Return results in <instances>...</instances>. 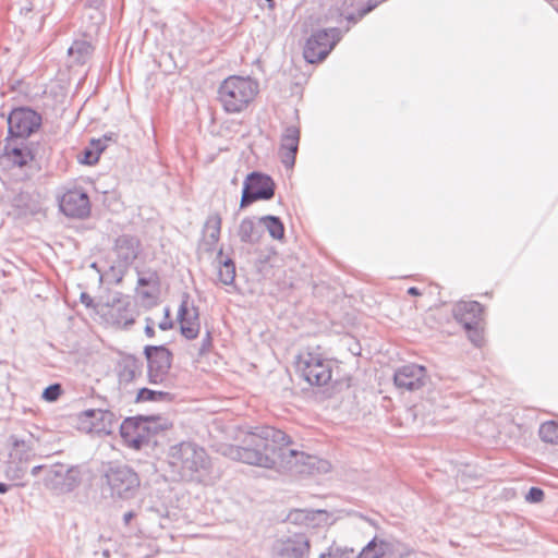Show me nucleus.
I'll return each instance as SVG.
<instances>
[{
  "label": "nucleus",
  "mask_w": 558,
  "mask_h": 558,
  "mask_svg": "<svg viewBox=\"0 0 558 558\" xmlns=\"http://www.w3.org/2000/svg\"><path fill=\"white\" fill-rule=\"evenodd\" d=\"M41 117L29 108H16L8 118L9 133L15 137H27L39 129Z\"/></svg>",
  "instance_id": "7"
},
{
  "label": "nucleus",
  "mask_w": 558,
  "mask_h": 558,
  "mask_svg": "<svg viewBox=\"0 0 558 558\" xmlns=\"http://www.w3.org/2000/svg\"><path fill=\"white\" fill-rule=\"evenodd\" d=\"M322 558H331V556H328V557H322Z\"/></svg>",
  "instance_id": "42"
},
{
  "label": "nucleus",
  "mask_w": 558,
  "mask_h": 558,
  "mask_svg": "<svg viewBox=\"0 0 558 558\" xmlns=\"http://www.w3.org/2000/svg\"><path fill=\"white\" fill-rule=\"evenodd\" d=\"M267 2H272V0H266Z\"/></svg>",
  "instance_id": "43"
},
{
  "label": "nucleus",
  "mask_w": 558,
  "mask_h": 558,
  "mask_svg": "<svg viewBox=\"0 0 558 558\" xmlns=\"http://www.w3.org/2000/svg\"><path fill=\"white\" fill-rule=\"evenodd\" d=\"M178 322L181 333L186 339H195L201 331L199 314L193 300L186 293L182 295L178 310Z\"/></svg>",
  "instance_id": "10"
},
{
  "label": "nucleus",
  "mask_w": 558,
  "mask_h": 558,
  "mask_svg": "<svg viewBox=\"0 0 558 558\" xmlns=\"http://www.w3.org/2000/svg\"><path fill=\"white\" fill-rule=\"evenodd\" d=\"M299 142L300 130L296 126L288 128L282 136L280 148L281 160L288 167L294 165Z\"/></svg>",
  "instance_id": "16"
},
{
  "label": "nucleus",
  "mask_w": 558,
  "mask_h": 558,
  "mask_svg": "<svg viewBox=\"0 0 558 558\" xmlns=\"http://www.w3.org/2000/svg\"><path fill=\"white\" fill-rule=\"evenodd\" d=\"M426 378V369L421 365H404L395 374V384L399 388L415 390L421 388Z\"/></svg>",
  "instance_id": "14"
},
{
  "label": "nucleus",
  "mask_w": 558,
  "mask_h": 558,
  "mask_svg": "<svg viewBox=\"0 0 558 558\" xmlns=\"http://www.w3.org/2000/svg\"><path fill=\"white\" fill-rule=\"evenodd\" d=\"M159 326H160L161 329L166 330V329L171 327V324L170 323H162Z\"/></svg>",
  "instance_id": "38"
},
{
  "label": "nucleus",
  "mask_w": 558,
  "mask_h": 558,
  "mask_svg": "<svg viewBox=\"0 0 558 558\" xmlns=\"http://www.w3.org/2000/svg\"><path fill=\"white\" fill-rule=\"evenodd\" d=\"M108 482L112 492L120 497H128L140 486L137 474L128 468L112 470L108 474Z\"/></svg>",
  "instance_id": "12"
},
{
  "label": "nucleus",
  "mask_w": 558,
  "mask_h": 558,
  "mask_svg": "<svg viewBox=\"0 0 558 558\" xmlns=\"http://www.w3.org/2000/svg\"><path fill=\"white\" fill-rule=\"evenodd\" d=\"M235 278V267L231 260L222 263L218 268V279L223 284H231Z\"/></svg>",
  "instance_id": "28"
},
{
  "label": "nucleus",
  "mask_w": 558,
  "mask_h": 558,
  "mask_svg": "<svg viewBox=\"0 0 558 558\" xmlns=\"http://www.w3.org/2000/svg\"><path fill=\"white\" fill-rule=\"evenodd\" d=\"M60 208L66 216L85 217L89 213V198L81 190H69L61 197Z\"/></svg>",
  "instance_id": "13"
},
{
  "label": "nucleus",
  "mask_w": 558,
  "mask_h": 558,
  "mask_svg": "<svg viewBox=\"0 0 558 558\" xmlns=\"http://www.w3.org/2000/svg\"><path fill=\"white\" fill-rule=\"evenodd\" d=\"M544 499V492L541 488L532 487L530 488L526 500L529 502H541Z\"/></svg>",
  "instance_id": "33"
},
{
  "label": "nucleus",
  "mask_w": 558,
  "mask_h": 558,
  "mask_svg": "<svg viewBox=\"0 0 558 558\" xmlns=\"http://www.w3.org/2000/svg\"><path fill=\"white\" fill-rule=\"evenodd\" d=\"M310 553V542L303 534H295L282 541L277 549L278 558H306Z\"/></svg>",
  "instance_id": "15"
},
{
  "label": "nucleus",
  "mask_w": 558,
  "mask_h": 558,
  "mask_svg": "<svg viewBox=\"0 0 558 558\" xmlns=\"http://www.w3.org/2000/svg\"><path fill=\"white\" fill-rule=\"evenodd\" d=\"M275 194V183L269 175L253 172L247 175L242 198L241 207H245L258 199H270Z\"/></svg>",
  "instance_id": "5"
},
{
  "label": "nucleus",
  "mask_w": 558,
  "mask_h": 558,
  "mask_svg": "<svg viewBox=\"0 0 558 558\" xmlns=\"http://www.w3.org/2000/svg\"><path fill=\"white\" fill-rule=\"evenodd\" d=\"M235 440L240 445L230 446L225 452L227 457L266 469L274 468L282 450L292 442L284 432L270 426L239 428Z\"/></svg>",
  "instance_id": "1"
},
{
  "label": "nucleus",
  "mask_w": 558,
  "mask_h": 558,
  "mask_svg": "<svg viewBox=\"0 0 558 558\" xmlns=\"http://www.w3.org/2000/svg\"><path fill=\"white\" fill-rule=\"evenodd\" d=\"M102 149L100 141H92L89 147L84 149L80 162L89 166L95 165L99 160Z\"/></svg>",
  "instance_id": "26"
},
{
  "label": "nucleus",
  "mask_w": 558,
  "mask_h": 558,
  "mask_svg": "<svg viewBox=\"0 0 558 558\" xmlns=\"http://www.w3.org/2000/svg\"><path fill=\"white\" fill-rule=\"evenodd\" d=\"M80 423L87 433L107 434L112 426V413L101 409L86 410L80 415Z\"/></svg>",
  "instance_id": "11"
},
{
  "label": "nucleus",
  "mask_w": 558,
  "mask_h": 558,
  "mask_svg": "<svg viewBox=\"0 0 558 558\" xmlns=\"http://www.w3.org/2000/svg\"><path fill=\"white\" fill-rule=\"evenodd\" d=\"M92 52V46L85 41H75L69 49V53L72 57L77 56V61H84V56H89Z\"/></svg>",
  "instance_id": "30"
},
{
  "label": "nucleus",
  "mask_w": 558,
  "mask_h": 558,
  "mask_svg": "<svg viewBox=\"0 0 558 558\" xmlns=\"http://www.w3.org/2000/svg\"><path fill=\"white\" fill-rule=\"evenodd\" d=\"M408 293L412 296H418V295H422L423 294V291H421L418 288L416 287H411L409 290H408Z\"/></svg>",
  "instance_id": "35"
},
{
  "label": "nucleus",
  "mask_w": 558,
  "mask_h": 558,
  "mask_svg": "<svg viewBox=\"0 0 558 558\" xmlns=\"http://www.w3.org/2000/svg\"><path fill=\"white\" fill-rule=\"evenodd\" d=\"M338 40L337 29L318 31L313 34L304 47V58L310 63H316L324 60L331 51Z\"/></svg>",
  "instance_id": "6"
},
{
  "label": "nucleus",
  "mask_w": 558,
  "mask_h": 558,
  "mask_svg": "<svg viewBox=\"0 0 558 558\" xmlns=\"http://www.w3.org/2000/svg\"><path fill=\"white\" fill-rule=\"evenodd\" d=\"M295 372L311 386L327 385L332 377V363L318 350L301 352L295 361Z\"/></svg>",
  "instance_id": "4"
},
{
  "label": "nucleus",
  "mask_w": 558,
  "mask_h": 558,
  "mask_svg": "<svg viewBox=\"0 0 558 558\" xmlns=\"http://www.w3.org/2000/svg\"><path fill=\"white\" fill-rule=\"evenodd\" d=\"M39 469H40V466H36V468H34V469H33V471H32V473H33V474H36V473L38 472V470H39Z\"/></svg>",
  "instance_id": "40"
},
{
  "label": "nucleus",
  "mask_w": 558,
  "mask_h": 558,
  "mask_svg": "<svg viewBox=\"0 0 558 558\" xmlns=\"http://www.w3.org/2000/svg\"><path fill=\"white\" fill-rule=\"evenodd\" d=\"M146 332L149 335V336H153L154 335V328L150 327V326H147L146 327Z\"/></svg>",
  "instance_id": "39"
},
{
  "label": "nucleus",
  "mask_w": 558,
  "mask_h": 558,
  "mask_svg": "<svg viewBox=\"0 0 558 558\" xmlns=\"http://www.w3.org/2000/svg\"><path fill=\"white\" fill-rule=\"evenodd\" d=\"M389 550V544L375 537L360 553L357 558H383Z\"/></svg>",
  "instance_id": "22"
},
{
  "label": "nucleus",
  "mask_w": 558,
  "mask_h": 558,
  "mask_svg": "<svg viewBox=\"0 0 558 558\" xmlns=\"http://www.w3.org/2000/svg\"><path fill=\"white\" fill-rule=\"evenodd\" d=\"M112 319V324L117 326L128 325L133 323V318L129 313L128 305L122 302L113 303L107 313Z\"/></svg>",
  "instance_id": "24"
},
{
  "label": "nucleus",
  "mask_w": 558,
  "mask_h": 558,
  "mask_svg": "<svg viewBox=\"0 0 558 558\" xmlns=\"http://www.w3.org/2000/svg\"><path fill=\"white\" fill-rule=\"evenodd\" d=\"M140 287H149V291L142 292L144 295L149 298H156L159 292V281L156 277H151L149 279L146 278H140L138 280Z\"/></svg>",
  "instance_id": "31"
},
{
  "label": "nucleus",
  "mask_w": 558,
  "mask_h": 558,
  "mask_svg": "<svg viewBox=\"0 0 558 558\" xmlns=\"http://www.w3.org/2000/svg\"><path fill=\"white\" fill-rule=\"evenodd\" d=\"M221 225L222 217L219 213L215 211L208 215L202 236V243L205 245L206 250H213L219 242Z\"/></svg>",
  "instance_id": "17"
},
{
  "label": "nucleus",
  "mask_w": 558,
  "mask_h": 558,
  "mask_svg": "<svg viewBox=\"0 0 558 558\" xmlns=\"http://www.w3.org/2000/svg\"><path fill=\"white\" fill-rule=\"evenodd\" d=\"M211 345H213L211 337H210L209 332H207L203 339L202 347L199 348L198 353L199 354L207 353L211 349Z\"/></svg>",
  "instance_id": "34"
},
{
  "label": "nucleus",
  "mask_w": 558,
  "mask_h": 558,
  "mask_svg": "<svg viewBox=\"0 0 558 558\" xmlns=\"http://www.w3.org/2000/svg\"><path fill=\"white\" fill-rule=\"evenodd\" d=\"M259 222L274 240L282 241L284 239V226L278 217L264 216Z\"/></svg>",
  "instance_id": "23"
},
{
  "label": "nucleus",
  "mask_w": 558,
  "mask_h": 558,
  "mask_svg": "<svg viewBox=\"0 0 558 558\" xmlns=\"http://www.w3.org/2000/svg\"><path fill=\"white\" fill-rule=\"evenodd\" d=\"M538 435L544 442L558 445V417L542 423Z\"/></svg>",
  "instance_id": "25"
},
{
  "label": "nucleus",
  "mask_w": 558,
  "mask_h": 558,
  "mask_svg": "<svg viewBox=\"0 0 558 558\" xmlns=\"http://www.w3.org/2000/svg\"><path fill=\"white\" fill-rule=\"evenodd\" d=\"M61 386L59 384L51 385L47 387L43 392V398L46 401L53 402L59 399L61 396Z\"/></svg>",
  "instance_id": "32"
},
{
  "label": "nucleus",
  "mask_w": 558,
  "mask_h": 558,
  "mask_svg": "<svg viewBox=\"0 0 558 558\" xmlns=\"http://www.w3.org/2000/svg\"><path fill=\"white\" fill-rule=\"evenodd\" d=\"M259 94V84L250 76L230 75L218 88V100L225 112L238 114L247 110Z\"/></svg>",
  "instance_id": "2"
},
{
  "label": "nucleus",
  "mask_w": 558,
  "mask_h": 558,
  "mask_svg": "<svg viewBox=\"0 0 558 558\" xmlns=\"http://www.w3.org/2000/svg\"><path fill=\"white\" fill-rule=\"evenodd\" d=\"M5 158L13 166L23 167L33 159V155L25 145L21 147L8 146L5 149Z\"/></svg>",
  "instance_id": "21"
},
{
  "label": "nucleus",
  "mask_w": 558,
  "mask_h": 558,
  "mask_svg": "<svg viewBox=\"0 0 558 558\" xmlns=\"http://www.w3.org/2000/svg\"><path fill=\"white\" fill-rule=\"evenodd\" d=\"M169 397L168 392L157 391L148 388H142L138 390L136 396L137 402H147V401H160L166 400Z\"/></svg>",
  "instance_id": "29"
},
{
  "label": "nucleus",
  "mask_w": 558,
  "mask_h": 558,
  "mask_svg": "<svg viewBox=\"0 0 558 558\" xmlns=\"http://www.w3.org/2000/svg\"><path fill=\"white\" fill-rule=\"evenodd\" d=\"M146 356L149 381L153 384L165 383L171 367V352L163 347H150L146 348Z\"/></svg>",
  "instance_id": "9"
},
{
  "label": "nucleus",
  "mask_w": 558,
  "mask_h": 558,
  "mask_svg": "<svg viewBox=\"0 0 558 558\" xmlns=\"http://www.w3.org/2000/svg\"><path fill=\"white\" fill-rule=\"evenodd\" d=\"M239 234L241 240L245 242H253L259 239V232L251 219H245L241 222Z\"/></svg>",
  "instance_id": "27"
},
{
  "label": "nucleus",
  "mask_w": 558,
  "mask_h": 558,
  "mask_svg": "<svg viewBox=\"0 0 558 558\" xmlns=\"http://www.w3.org/2000/svg\"><path fill=\"white\" fill-rule=\"evenodd\" d=\"M483 314V307L478 302H461L457 305L454 315L460 319L466 329L471 330V324H477Z\"/></svg>",
  "instance_id": "18"
},
{
  "label": "nucleus",
  "mask_w": 558,
  "mask_h": 558,
  "mask_svg": "<svg viewBox=\"0 0 558 558\" xmlns=\"http://www.w3.org/2000/svg\"><path fill=\"white\" fill-rule=\"evenodd\" d=\"M120 433L129 447L140 449L153 435L151 422L146 417L125 418L121 424Z\"/></svg>",
  "instance_id": "8"
},
{
  "label": "nucleus",
  "mask_w": 558,
  "mask_h": 558,
  "mask_svg": "<svg viewBox=\"0 0 558 558\" xmlns=\"http://www.w3.org/2000/svg\"><path fill=\"white\" fill-rule=\"evenodd\" d=\"M169 463L184 480H194L199 472L209 468L206 450L192 442L173 446L169 453Z\"/></svg>",
  "instance_id": "3"
},
{
  "label": "nucleus",
  "mask_w": 558,
  "mask_h": 558,
  "mask_svg": "<svg viewBox=\"0 0 558 558\" xmlns=\"http://www.w3.org/2000/svg\"><path fill=\"white\" fill-rule=\"evenodd\" d=\"M476 344H481V339L480 340H474Z\"/></svg>",
  "instance_id": "41"
},
{
  "label": "nucleus",
  "mask_w": 558,
  "mask_h": 558,
  "mask_svg": "<svg viewBox=\"0 0 558 558\" xmlns=\"http://www.w3.org/2000/svg\"><path fill=\"white\" fill-rule=\"evenodd\" d=\"M142 365L133 355H124L118 364V376L120 383L129 384L141 375Z\"/></svg>",
  "instance_id": "20"
},
{
  "label": "nucleus",
  "mask_w": 558,
  "mask_h": 558,
  "mask_svg": "<svg viewBox=\"0 0 558 558\" xmlns=\"http://www.w3.org/2000/svg\"><path fill=\"white\" fill-rule=\"evenodd\" d=\"M141 250V242L138 239L130 235H122L117 239L114 251L121 259L129 262L137 258Z\"/></svg>",
  "instance_id": "19"
},
{
  "label": "nucleus",
  "mask_w": 558,
  "mask_h": 558,
  "mask_svg": "<svg viewBox=\"0 0 558 558\" xmlns=\"http://www.w3.org/2000/svg\"><path fill=\"white\" fill-rule=\"evenodd\" d=\"M8 492V485L4 483H0V493H7Z\"/></svg>",
  "instance_id": "37"
},
{
  "label": "nucleus",
  "mask_w": 558,
  "mask_h": 558,
  "mask_svg": "<svg viewBox=\"0 0 558 558\" xmlns=\"http://www.w3.org/2000/svg\"><path fill=\"white\" fill-rule=\"evenodd\" d=\"M133 517H134L133 512H126L123 517L124 523L129 524L131 522V520L133 519Z\"/></svg>",
  "instance_id": "36"
}]
</instances>
